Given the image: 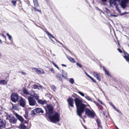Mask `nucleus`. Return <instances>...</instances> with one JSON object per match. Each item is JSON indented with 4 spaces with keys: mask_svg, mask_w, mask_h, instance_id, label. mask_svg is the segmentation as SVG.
Segmentation results:
<instances>
[{
    "mask_svg": "<svg viewBox=\"0 0 129 129\" xmlns=\"http://www.w3.org/2000/svg\"><path fill=\"white\" fill-rule=\"evenodd\" d=\"M76 107L77 112V115L80 117H82V114L85 112V114L88 117L94 118L96 114L94 111H92L88 108H86V105L82 103V100L79 98H76L74 99Z\"/></svg>",
    "mask_w": 129,
    "mask_h": 129,
    "instance_id": "obj_1",
    "label": "nucleus"
},
{
    "mask_svg": "<svg viewBox=\"0 0 129 129\" xmlns=\"http://www.w3.org/2000/svg\"><path fill=\"white\" fill-rule=\"evenodd\" d=\"M60 116L58 113L55 112L53 115L50 114L48 115V118L50 121L52 122L56 123L59 121L60 120Z\"/></svg>",
    "mask_w": 129,
    "mask_h": 129,
    "instance_id": "obj_2",
    "label": "nucleus"
},
{
    "mask_svg": "<svg viewBox=\"0 0 129 129\" xmlns=\"http://www.w3.org/2000/svg\"><path fill=\"white\" fill-rule=\"evenodd\" d=\"M19 97L17 94L13 93L11 95V100L13 102H16L18 101Z\"/></svg>",
    "mask_w": 129,
    "mask_h": 129,
    "instance_id": "obj_3",
    "label": "nucleus"
},
{
    "mask_svg": "<svg viewBox=\"0 0 129 129\" xmlns=\"http://www.w3.org/2000/svg\"><path fill=\"white\" fill-rule=\"evenodd\" d=\"M19 98L20 99L19 100L20 106L23 107H24L26 105L25 100L21 96L19 97Z\"/></svg>",
    "mask_w": 129,
    "mask_h": 129,
    "instance_id": "obj_4",
    "label": "nucleus"
},
{
    "mask_svg": "<svg viewBox=\"0 0 129 129\" xmlns=\"http://www.w3.org/2000/svg\"><path fill=\"white\" fill-rule=\"evenodd\" d=\"M7 118L11 123L14 124L16 123L17 119L14 116L9 115L7 116Z\"/></svg>",
    "mask_w": 129,
    "mask_h": 129,
    "instance_id": "obj_5",
    "label": "nucleus"
},
{
    "mask_svg": "<svg viewBox=\"0 0 129 129\" xmlns=\"http://www.w3.org/2000/svg\"><path fill=\"white\" fill-rule=\"evenodd\" d=\"M28 100L29 105L30 106H34L37 104L35 100L34 99L33 97L31 96L28 97Z\"/></svg>",
    "mask_w": 129,
    "mask_h": 129,
    "instance_id": "obj_6",
    "label": "nucleus"
},
{
    "mask_svg": "<svg viewBox=\"0 0 129 129\" xmlns=\"http://www.w3.org/2000/svg\"><path fill=\"white\" fill-rule=\"evenodd\" d=\"M34 4V7H33L34 9L36 11L39 12H41V10H39L36 8L39 6L37 0H33Z\"/></svg>",
    "mask_w": 129,
    "mask_h": 129,
    "instance_id": "obj_7",
    "label": "nucleus"
},
{
    "mask_svg": "<svg viewBox=\"0 0 129 129\" xmlns=\"http://www.w3.org/2000/svg\"><path fill=\"white\" fill-rule=\"evenodd\" d=\"M46 108L47 110H48L49 114L53 113V109L52 105L47 104Z\"/></svg>",
    "mask_w": 129,
    "mask_h": 129,
    "instance_id": "obj_8",
    "label": "nucleus"
},
{
    "mask_svg": "<svg viewBox=\"0 0 129 129\" xmlns=\"http://www.w3.org/2000/svg\"><path fill=\"white\" fill-rule=\"evenodd\" d=\"M68 103V105L69 106V107L70 108L69 106L71 107H74L73 99L72 98H69L67 100Z\"/></svg>",
    "mask_w": 129,
    "mask_h": 129,
    "instance_id": "obj_9",
    "label": "nucleus"
},
{
    "mask_svg": "<svg viewBox=\"0 0 129 129\" xmlns=\"http://www.w3.org/2000/svg\"><path fill=\"white\" fill-rule=\"evenodd\" d=\"M128 3V0H123L122 1L120 5L123 8H125L126 7V4Z\"/></svg>",
    "mask_w": 129,
    "mask_h": 129,
    "instance_id": "obj_10",
    "label": "nucleus"
},
{
    "mask_svg": "<svg viewBox=\"0 0 129 129\" xmlns=\"http://www.w3.org/2000/svg\"><path fill=\"white\" fill-rule=\"evenodd\" d=\"M33 69L35 70L37 74H42L44 73V72L42 69H40V70H39L38 68H33Z\"/></svg>",
    "mask_w": 129,
    "mask_h": 129,
    "instance_id": "obj_11",
    "label": "nucleus"
},
{
    "mask_svg": "<svg viewBox=\"0 0 129 129\" xmlns=\"http://www.w3.org/2000/svg\"><path fill=\"white\" fill-rule=\"evenodd\" d=\"M93 74L94 76L96 77L97 79L100 81L101 80V79L100 74H98L97 72H93Z\"/></svg>",
    "mask_w": 129,
    "mask_h": 129,
    "instance_id": "obj_12",
    "label": "nucleus"
},
{
    "mask_svg": "<svg viewBox=\"0 0 129 129\" xmlns=\"http://www.w3.org/2000/svg\"><path fill=\"white\" fill-rule=\"evenodd\" d=\"M6 124L5 120L3 121L0 119V128L1 127H4L5 126Z\"/></svg>",
    "mask_w": 129,
    "mask_h": 129,
    "instance_id": "obj_13",
    "label": "nucleus"
},
{
    "mask_svg": "<svg viewBox=\"0 0 129 129\" xmlns=\"http://www.w3.org/2000/svg\"><path fill=\"white\" fill-rule=\"evenodd\" d=\"M15 115L18 119L21 122H23L24 121V119L21 116L19 115L17 113H16Z\"/></svg>",
    "mask_w": 129,
    "mask_h": 129,
    "instance_id": "obj_14",
    "label": "nucleus"
},
{
    "mask_svg": "<svg viewBox=\"0 0 129 129\" xmlns=\"http://www.w3.org/2000/svg\"><path fill=\"white\" fill-rule=\"evenodd\" d=\"M30 126L28 127L22 124H21L19 126V128L20 129H28L30 128Z\"/></svg>",
    "mask_w": 129,
    "mask_h": 129,
    "instance_id": "obj_15",
    "label": "nucleus"
},
{
    "mask_svg": "<svg viewBox=\"0 0 129 129\" xmlns=\"http://www.w3.org/2000/svg\"><path fill=\"white\" fill-rule=\"evenodd\" d=\"M22 91L23 93L25 95H28L30 94L25 87H23L22 88Z\"/></svg>",
    "mask_w": 129,
    "mask_h": 129,
    "instance_id": "obj_16",
    "label": "nucleus"
},
{
    "mask_svg": "<svg viewBox=\"0 0 129 129\" xmlns=\"http://www.w3.org/2000/svg\"><path fill=\"white\" fill-rule=\"evenodd\" d=\"M37 101V102L38 103L42 105H44L47 103L46 101L45 100H41L38 99Z\"/></svg>",
    "mask_w": 129,
    "mask_h": 129,
    "instance_id": "obj_17",
    "label": "nucleus"
},
{
    "mask_svg": "<svg viewBox=\"0 0 129 129\" xmlns=\"http://www.w3.org/2000/svg\"><path fill=\"white\" fill-rule=\"evenodd\" d=\"M103 70L105 72V73L108 76H111V75L109 73V71H108L107 69L104 67H103Z\"/></svg>",
    "mask_w": 129,
    "mask_h": 129,
    "instance_id": "obj_18",
    "label": "nucleus"
},
{
    "mask_svg": "<svg viewBox=\"0 0 129 129\" xmlns=\"http://www.w3.org/2000/svg\"><path fill=\"white\" fill-rule=\"evenodd\" d=\"M36 112L37 113H43L44 112V111L41 108H37L35 109Z\"/></svg>",
    "mask_w": 129,
    "mask_h": 129,
    "instance_id": "obj_19",
    "label": "nucleus"
},
{
    "mask_svg": "<svg viewBox=\"0 0 129 129\" xmlns=\"http://www.w3.org/2000/svg\"><path fill=\"white\" fill-rule=\"evenodd\" d=\"M61 75L59 73L57 74L56 75V77L58 79L59 81H62V79L61 78Z\"/></svg>",
    "mask_w": 129,
    "mask_h": 129,
    "instance_id": "obj_20",
    "label": "nucleus"
},
{
    "mask_svg": "<svg viewBox=\"0 0 129 129\" xmlns=\"http://www.w3.org/2000/svg\"><path fill=\"white\" fill-rule=\"evenodd\" d=\"M31 95L33 96L35 99L37 101L39 99V97L37 94L34 93L33 95Z\"/></svg>",
    "mask_w": 129,
    "mask_h": 129,
    "instance_id": "obj_21",
    "label": "nucleus"
},
{
    "mask_svg": "<svg viewBox=\"0 0 129 129\" xmlns=\"http://www.w3.org/2000/svg\"><path fill=\"white\" fill-rule=\"evenodd\" d=\"M96 121L98 127H99L102 128V126L101 125V123L100 120L98 119L96 120Z\"/></svg>",
    "mask_w": 129,
    "mask_h": 129,
    "instance_id": "obj_22",
    "label": "nucleus"
},
{
    "mask_svg": "<svg viewBox=\"0 0 129 129\" xmlns=\"http://www.w3.org/2000/svg\"><path fill=\"white\" fill-rule=\"evenodd\" d=\"M67 57L70 62L73 63L75 62V61L74 60V59L72 57H71L70 56H67Z\"/></svg>",
    "mask_w": 129,
    "mask_h": 129,
    "instance_id": "obj_23",
    "label": "nucleus"
},
{
    "mask_svg": "<svg viewBox=\"0 0 129 129\" xmlns=\"http://www.w3.org/2000/svg\"><path fill=\"white\" fill-rule=\"evenodd\" d=\"M46 34L49 36V38L51 39V38H54V37L48 31H46Z\"/></svg>",
    "mask_w": 129,
    "mask_h": 129,
    "instance_id": "obj_24",
    "label": "nucleus"
},
{
    "mask_svg": "<svg viewBox=\"0 0 129 129\" xmlns=\"http://www.w3.org/2000/svg\"><path fill=\"white\" fill-rule=\"evenodd\" d=\"M11 104H12V108L14 110H16L17 109L18 107V104H14L12 103H11Z\"/></svg>",
    "mask_w": 129,
    "mask_h": 129,
    "instance_id": "obj_25",
    "label": "nucleus"
},
{
    "mask_svg": "<svg viewBox=\"0 0 129 129\" xmlns=\"http://www.w3.org/2000/svg\"><path fill=\"white\" fill-rule=\"evenodd\" d=\"M7 83V81L5 80H0V84L1 85L6 84Z\"/></svg>",
    "mask_w": 129,
    "mask_h": 129,
    "instance_id": "obj_26",
    "label": "nucleus"
},
{
    "mask_svg": "<svg viewBox=\"0 0 129 129\" xmlns=\"http://www.w3.org/2000/svg\"><path fill=\"white\" fill-rule=\"evenodd\" d=\"M33 88L35 89H39L40 88H41V86L40 85H38L36 84H34L33 85Z\"/></svg>",
    "mask_w": 129,
    "mask_h": 129,
    "instance_id": "obj_27",
    "label": "nucleus"
},
{
    "mask_svg": "<svg viewBox=\"0 0 129 129\" xmlns=\"http://www.w3.org/2000/svg\"><path fill=\"white\" fill-rule=\"evenodd\" d=\"M110 3L111 4L115 5L116 4V2L115 0H110Z\"/></svg>",
    "mask_w": 129,
    "mask_h": 129,
    "instance_id": "obj_28",
    "label": "nucleus"
},
{
    "mask_svg": "<svg viewBox=\"0 0 129 129\" xmlns=\"http://www.w3.org/2000/svg\"><path fill=\"white\" fill-rule=\"evenodd\" d=\"M36 112L35 109L31 111V115L32 116H34L36 114L35 113Z\"/></svg>",
    "mask_w": 129,
    "mask_h": 129,
    "instance_id": "obj_29",
    "label": "nucleus"
},
{
    "mask_svg": "<svg viewBox=\"0 0 129 129\" xmlns=\"http://www.w3.org/2000/svg\"><path fill=\"white\" fill-rule=\"evenodd\" d=\"M17 0L14 1L13 0H12L11 1V2L12 4H13V5L14 6H16V4L17 2Z\"/></svg>",
    "mask_w": 129,
    "mask_h": 129,
    "instance_id": "obj_30",
    "label": "nucleus"
},
{
    "mask_svg": "<svg viewBox=\"0 0 129 129\" xmlns=\"http://www.w3.org/2000/svg\"><path fill=\"white\" fill-rule=\"evenodd\" d=\"M50 62L52 63L55 66V67L56 68H57L58 70H60V69L59 67H58V66L57 64H55L54 62L53 61H51Z\"/></svg>",
    "mask_w": 129,
    "mask_h": 129,
    "instance_id": "obj_31",
    "label": "nucleus"
},
{
    "mask_svg": "<svg viewBox=\"0 0 129 129\" xmlns=\"http://www.w3.org/2000/svg\"><path fill=\"white\" fill-rule=\"evenodd\" d=\"M46 95L49 97L50 99H51L52 97V95L50 93H46Z\"/></svg>",
    "mask_w": 129,
    "mask_h": 129,
    "instance_id": "obj_32",
    "label": "nucleus"
},
{
    "mask_svg": "<svg viewBox=\"0 0 129 129\" xmlns=\"http://www.w3.org/2000/svg\"><path fill=\"white\" fill-rule=\"evenodd\" d=\"M124 57L126 60L129 61V55H125Z\"/></svg>",
    "mask_w": 129,
    "mask_h": 129,
    "instance_id": "obj_33",
    "label": "nucleus"
},
{
    "mask_svg": "<svg viewBox=\"0 0 129 129\" xmlns=\"http://www.w3.org/2000/svg\"><path fill=\"white\" fill-rule=\"evenodd\" d=\"M62 76L63 77H67V73L66 74H65L64 75L63 74L64 73H63V72H64V71L63 70H62Z\"/></svg>",
    "mask_w": 129,
    "mask_h": 129,
    "instance_id": "obj_34",
    "label": "nucleus"
},
{
    "mask_svg": "<svg viewBox=\"0 0 129 129\" xmlns=\"http://www.w3.org/2000/svg\"><path fill=\"white\" fill-rule=\"evenodd\" d=\"M69 82L71 84H73L74 82V80L73 78H71L70 79Z\"/></svg>",
    "mask_w": 129,
    "mask_h": 129,
    "instance_id": "obj_35",
    "label": "nucleus"
},
{
    "mask_svg": "<svg viewBox=\"0 0 129 129\" xmlns=\"http://www.w3.org/2000/svg\"><path fill=\"white\" fill-rule=\"evenodd\" d=\"M7 35L9 39L11 40L12 38V36L10 35H9L8 33H7Z\"/></svg>",
    "mask_w": 129,
    "mask_h": 129,
    "instance_id": "obj_36",
    "label": "nucleus"
},
{
    "mask_svg": "<svg viewBox=\"0 0 129 129\" xmlns=\"http://www.w3.org/2000/svg\"><path fill=\"white\" fill-rule=\"evenodd\" d=\"M89 78L91 79L94 82L96 83V81L93 78H92L91 76H90Z\"/></svg>",
    "mask_w": 129,
    "mask_h": 129,
    "instance_id": "obj_37",
    "label": "nucleus"
},
{
    "mask_svg": "<svg viewBox=\"0 0 129 129\" xmlns=\"http://www.w3.org/2000/svg\"><path fill=\"white\" fill-rule=\"evenodd\" d=\"M89 78L91 79L94 82L96 83V81L93 78H92L91 76H90Z\"/></svg>",
    "mask_w": 129,
    "mask_h": 129,
    "instance_id": "obj_38",
    "label": "nucleus"
},
{
    "mask_svg": "<svg viewBox=\"0 0 129 129\" xmlns=\"http://www.w3.org/2000/svg\"><path fill=\"white\" fill-rule=\"evenodd\" d=\"M89 78L91 79L94 82L96 83V81L93 78H92L91 76H90Z\"/></svg>",
    "mask_w": 129,
    "mask_h": 129,
    "instance_id": "obj_39",
    "label": "nucleus"
},
{
    "mask_svg": "<svg viewBox=\"0 0 129 129\" xmlns=\"http://www.w3.org/2000/svg\"><path fill=\"white\" fill-rule=\"evenodd\" d=\"M85 98L86 99H87V100H89V101H90L91 100V99L89 96H85Z\"/></svg>",
    "mask_w": 129,
    "mask_h": 129,
    "instance_id": "obj_40",
    "label": "nucleus"
},
{
    "mask_svg": "<svg viewBox=\"0 0 129 129\" xmlns=\"http://www.w3.org/2000/svg\"><path fill=\"white\" fill-rule=\"evenodd\" d=\"M25 2L28 5V6H29L30 4V2L28 0L27 1H25Z\"/></svg>",
    "mask_w": 129,
    "mask_h": 129,
    "instance_id": "obj_41",
    "label": "nucleus"
},
{
    "mask_svg": "<svg viewBox=\"0 0 129 129\" xmlns=\"http://www.w3.org/2000/svg\"><path fill=\"white\" fill-rule=\"evenodd\" d=\"M78 93L82 96H84V94L80 91H79Z\"/></svg>",
    "mask_w": 129,
    "mask_h": 129,
    "instance_id": "obj_42",
    "label": "nucleus"
},
{
    "mask_svg": "<svg viewBox=\"0 0 129 129\" xmlns=\"http://www.w3.org/2000/svg\"><path fill=\"white\" fill-rule=\"evenodd\" d=\"M50 71L53 73H54V70L53 68H52L50 69Z\"/></svg>",
    "mask_w": 129,
    "mask_h": 129,
    "instance_id": "obj_43",
    "label": "nucleus"
},
{
    "mask_svg": "<svg viewBox=\"0 0 129 129\" xmlns=\"http://www.w3.org/2000/svg\"><path fill=\"white\" fill-rule=\"evenodd\" d=\"M95 104L98 107H99V106H101L98 103L95 102H94Z\"/></svg>",
    "mask_w": 129,
    "mask_h": 129,
    "instance_id": "obj_44",
    "label": "nucleus"
},
{
    "mask_svg": "<svg viewBox=\"0 0 129 129\" xmlns=\"http://www.w3.org/2000/svg\"><path fill=\"white\" fill-rule=\"evenodd\" d=\"M77 65L80 68H81L82 67L81 65L79 63L77 62Z\"/></svg>",
    "mask_w": 129,
    "mask_h": 129,
    "instance_id": "obj_45",
    "label": "nucleus"
},
{
    "mask_svg": "<svg viewBox=\"0 0 129 129\" xmlns=\"http://www.w3.org/2000/svg\"><path fill=\"white\" fill-rule=\"evenodd\" d=\"M123 53L125 54V55H129V54L124 51H123Z\"/></svg>",
    "mask_w": 129,
    "mask_h": 129,
    "instance_id": "obj_46",
    "label": "nucleus"
},
{
    "mask_svg": "<svg viewBox=\"0 0 129 129\" xmlns=\"http://www.w3.org/2000/svg\"><path fill=\"white\" fill-rule=\"evenodd\" d=\"M117 50L120 53H122V51L120 48H118Z\"/></svg>",
    "mask_w": 129,
    "mask_h": 129,
    "instance_id": "obj_47",
    "label": "nucleus"
},
{
    "mask_svg": "<svg viewBox=\"0 0 129 129\" xmlns=\"http://www.w3.org/2000/svg\"><path fill=\"white\" fill-rule=\"evenodd\" d=\"M127 13H126V12H124V13H122L121 14H120V15H124L125 14H126Z\"/></svg>",
    "mask_w": 129,
    "mask_h": 129,
    "instance_id": "obj_48",
    "label": "nucleus"
},
{
    "mask_svg": "<svg viewBox=\"0 0 129 129\" xmlns=\"http://www.w3.org/2000/svg\"><path fill=\"white\" fill-rule=\"evenodd\" d=\"M85 74L88 77H90V76L87 73H85Z\"/></svg>",
    "mask_w": 129,
    "mask_h": 129,
    "instance_id": "obj_49",
    "label": "nucleus"
},
{
    "mask_svg": "<svg viewBox=\"0 0 129 129\" xmlns=\"http://www.w3.org/2000/svg\"><path fill=\"white\" fill-rule=\"evenodd\" d=\"M21 73L23 75H25L26 74V73L24 72L23 71H22L21 72Z\"/></svg>",
    "mask_w": 129,
    "mask_h": 129,
    "instance_id": "obj_50",
    "label": "nucleus"
},
{
    "mask_svg": "<svg viewBox=\"0 0 129 129\" xmlns=\"http://www.w3.org/2000/svg\"><path fill=\"white\" fill-rule=\"evenodd\" d=\"M2 36L3 37H4L5 39H6V37L4 36V35L3 34H2Z\"/></svg>",
    "mask_w": 129,
    "mask_h": 129,
    "instance_id": "obj_51",
    "label": "nucleus"
},
{
    "mask_svg": "<svg viewBox=\"0 0 129 129\" xmlns=\"http://www.w3.org/2000/svg\"><path fill=\"white\" fill-rule=\"evenodd\" d=\"M61 65H62V66H63V67H66V65L64 64H61Z\"/></svg>",
    "mask_w": 129,
    "mask_h": 129,
    "instance_id": "obj_52",
    "label": "nucleus"
},
{
    "mask_svg": "<svg viewBox=\"0 0 129 129\" xmlns=\"http://www.w3.org/2000/svg\"><path fill=\"white\" fill-rule=\"evenodd\" d=\"M111 16H114V17H116V15H113L112 14H111Z\"/></svg>",
    "mask_w": 129,
    "mask_h": 129,
    "instance_id": "obj_53",
    "label": "nucleus"
},
{
    "mask_svg": "<svg viewBox=\"0 0 129 129\" xmlns=\"http://www.w3.org/2000/svg\"><path fill=\"white\" fill-rule=\"evenodd\" d=\"M114 109H115L116 111H118L119 110H118L115 107H114Z\"/></svg>",
    "mask_w": 129,
    "mask_h": 129,
    "instance_id": "obj_54",
    "label": "nucleus"
},
{
    "mask_svg": "<svg viewBox=\"0 0 129 129\" xmlns=\"http://www.w3.org/2000/svg\"><path fill=\"white\" fill-rule=\"evenodd\" d=\"M115 2H116L117 1H118L119 2H120L121 0H115Z\"/></svg>",
    "mask_w": 129,
    "mask_h": 129,
    "instance_id": "obj_55",
    "label": "nucleus"
},
{
    "mask_svg": "<svg viewBox=\"0 0 129 129\" xmlns=\"http://www.w3.org/2000/svg\"><path fill=\"white\" fill-rule=\"evenodd\" d=\"M102 1L103 2H106L107 1V0H102Z\"/></svg>",
    "mask_w": 129,
    "mask_h": 129,
    "instance_id": "obj_56",
    "label": "nucleus"
},
{
    "mask_svg": "<svg viewBox=\"0 0 129 129\" xmlns=\"http://www.w3.org/2000/svg\"><path fill=\"white\" fill-rule=\"evenodd\" d=\"M46 1L47 2V3H48L49 2V0H46Z\"/></svg>",
    "mask_w": 129,
    "mask_h": 129,
    "instance_id": "obj_57",
    "label": "nucleus"
},
{
    "mask_svg": "<svg viewBox=\"0 0 129 129\" xmlns=\"http://www.w3.org/2000/svg\"><path fill=\"white\" fill-rule=\"evenodd\" d=\"M99 102L101 104H103V103L101 101H100V102Z\"/></svg>",
    "mask_w": 129,
    "mask_h": 129,
    "instance_id": "obj_58",
    "label": "nucleus"
},
{
    "mask_svg": "<svg viewBox=\"0 0 129 129\" xmlns=\"http://www.w3.org/2000/svg\"><path fill=\"white\" fill-rule=\"evenodd\" d=\"M103 115H105V113L104 112H103Z\"/></svg>",
    "mask_w": 129,
    "mask_h": 129,
    "instance_id": "obj_59",
    "label": "nucleus"
},
{
    "mask_svg": "<svg viewBox=\"0 0 129 129\" xmlns=\"http://www.w3.org/2000/svg\"><path fill=\"white\" fill-rule=\"evenodd\" d=\"M106 9L107 10V11H110L107 8H106Z\"/></svg>",
    "mask_w": 129,
    "mask_h": 129,
    "instance_id": "obj_60",
    "label": "nucleus"
},
{
    "mask_svg": "<svg viewBox=\"0 0 129 129\" xmlns=\"http://www.w3.org/2000/svg\"><path fill=\"white\" fill-rule=\"evenodd\" d=\"M24 123H27L26 121V120H24Z\"/></svg>",
    "mask_w": 129,
    "mask_h": 129,
    "instance_id": "obj_61",
    "label": "nucleus"
},
{
    "mask_svg": "<svg viewBox=\"0 0 129 129\" xmlns=\"http://www.w3.org/2000/svg\"><path fill=\"white\" fill-rule=\"evenodd\" d=\"M98 101L99 102H100V101H100V100L98 99Z\"/></svg>",
    "mask_w": 129,
    "mask_h": 129,
    "instance_id": "obj_62",
    "label": "nucleus"
},
{
    "mask_svg": "<svg viewBox=\"0 0 129 129\" xmlns=\"http://www.w3.org/2000/svg\"><path fill=\"white\" fill-rule=\"evenodd\" d=\"M116 129H119L118 127H117V126H116Z\"/></svg>",
    "mask_w": 129,
    "mask_h": 129,
    "instance_id": "obj_63",
    "label": "nucleus"
},
{
    "mask_svg": "<svg viewBox=\"0 0 129 129\" xmlns=\"http://www.w3.org/2000/svg\"><path fill=\"white\" fill-rule=\"evenodd\" d=\"M118 45L120 46V44L118 42Z\"/></svg>",
    "mask_w": 129,
    "mask_h": 129,
    "instance_id": "obj_64",
    "label": "nucleus"
}]
</instances>
